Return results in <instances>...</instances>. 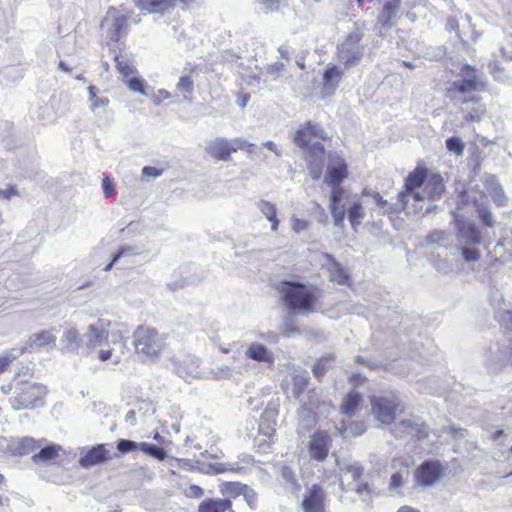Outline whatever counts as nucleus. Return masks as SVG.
Here are the masks:
<instances>
[{
	"instance_id": "obj_1",
	"label": "nucleus",
	"mask_w": 512,
	"mask_h": 512,
	"mask_svg": "<svg viewBox=\"0 0 512 512\" xmlns=\"http://www.w3.org/2000/svg\"><path fill=\"white\" fill-rule=\"evenodd\" d=\"M109 331L104 320H97L88 325L86 331L80 338V354L94 356L101 362L112 360L113 364L121 361L125 353L127 340L123 334L113 332L109 339Z\"/></svg>"
},
{
	"instance_id": "obj_2",
	"label": "nucleus",
	"mask_w": 512,
	"mask_h": 512,
	"mask_svg": "<svg viewBox=\"0 0 512 512\" xmlns=\"http://www.w3.org/2000/svg\"><path fill=\"white\" fill-rule=\"evenodd\" d=\"M461 79L452 82L446 89V96L456 106H468L471 110L465 116L466 121H480L485 113V107L480 103L475 92L481 90L482 81L477 71L470 65H464L460 70Z\"/></svg>"
},
{
	"instance_id": "obj_3",
	"label": "nucleus",
	"mask_w": 512,
	"mask_h": 512,
	"mask_svg": "<svg viewBox=\"0 0 512 512\" xmlns=\"http://www.w3.org/2000/svg\"><path fill=\"white\" fill-rule=\"evenodd\" d=\"M348 176L347 164L345 160L337 153H329L328 166L324 177V182L331 187L329 200V209L332 214L333 222L336 227L344 226L345 208L338 204L345 197V190L340 187V183Z\"/></svg>"
},
{
	"instance_id": "obj_4",
	"label": "nucleus",
	"mask_w": 512,
	"mask_h": 512,
	"mask_svg": "<svg viewBox=\"0 0 512 512\" xmlns=\"http://www.w3.org/2000/svg\"><path fill=\"white\" fill-rule=\"evenodd\" d=\"M365 29L357 23L337 43V58L344 66V69H351L360 64L366 44L362 43Z\"/></svg>"
},
{
	"instance_id": "obj_5",
	"label": "nucleus",
	"mask_w": 512,
	"mask_h": 512,
	"mask_svg": "<svg viewBox=\"0 0 512 512\" xmlns=\"http://www.w3.org/2000/svg\"><path fill=\"white\" fill-rule=\"evenodd\" d=\"M279 292L288 308L302 312L313 310L316 297L312 286L296 281H284L280 285Z\"/></svg>"
},
{
	"instance_id": "obj_6",
	"label": "nucleus",
	"mask_w": 512,
	"mask_h": 512,
	"mask_svg": "<svg viewBox=\"0 0 512 512\" xmlns=\"http://www.w3.org/2000/svg\"><path fill=\"white\" fill-rule=\"evenodd\" d=\"M456 239L461 256L466 262H476L480 258V253L476 249L482 242L480 230L475 223L469 220L455 217Z\"/></svg>"
},
{
	"instance_id": "obj_7",
	"label": "nucleus",
	"mask_w": 512,
	"mask_h": 512,
	"mask_svg": "<svg viewBox=\"0 0 512 512\" xmlns=\"http://www.w3.org/2000/svg\"><path fill=\"white\" fill-rule=\"evenodd\" d=\"M415 2L405 0H382V7L377 14L375 29L382 35L398 25L403 17H411L410 10L416 7Z\"/></svg>"
},
{
	"instance_id": "obj_8",
	"label": "nucleus",
	"mask_w": 512,
	"mask_h": 512,
	"mask_svg": "<svg viewBox=\"0 0 512 512\" xmlns=\"http://www.w3.org/2000/svg\"><path fill=\"white\" fill-rule=\"evenodd\" d=\"M136 353L143 359H156L166 346V337L156 330L139 326L133 333Z\"/></svg>"
},
{
	"instance_id": "obj_9",
	"label": "nucleus",
	"mask_w": 512,
	"mask_h": 512,
	"mask_svg": "<svg viewBox=\"0 0 512 512\" xmlns=\"http://www.w3.org/2000/svg\"><path fill=\"white\" fill-rule=\"evenodd\" d=\"M14 394L10 398L14 410L32 409L43 400L46 387L38 383L21 381L16 384Z\"/></svg>"
},
{
	"instance_id": "obj_10",
	"label": "nucleus",
	"mask_w": 512,
	"mask_h": 512,
	"mask_svg": "<svg viewBox=\"0 0 512 512\" xmlns=\"http://www.w3.org/2000/svg\"><path fill=\"white\" fill-rule=\"evenodd\" d=\"M370 403L373 417L382 425H390L395 420L396 413L404 409L400 399L392 393L373 396Z\"/></svg>"
},
{
	"instance_id": "obj_11",
	"label": "nucleus",
	"mask_w": 512,
	"mask_h": 512,
	"mask_svg": "<svg viewBox=\"0 0 512 512\" xmlns=\"http://www.w3.org/2000/svg\"><path fill=\"white\" fill-rule=\"evenodd\" d=\"M445 467L436 460H426L414 472L416 485L422 488L431 487L443 477Z\"/></svg>"
},
{
	"instance_id": "obj_12",
	"label": "nucleus",
	"mask_w": 512,
	"mask_h": 512,
	"mask_svg": "<svg viewBox=\"0 0 512 512\" xmlns=\"http://www.w3.org/2000/svg\"><path fill=\"white\" fill-rule=\"evenodd\" d=\"M245 141L240 138L227 139L223 137L211 140L205 150L213 158L227 161L231 153L244 147Z\"/></svg>"
},
{
	"instance_id": "obj_13",
	"label": "nucleus",
	"mask_w": 512,
	"mask_h": 512,
	"mask_svg": "<svg viewBox=\"0 0 512 512\" xmlns=\"http://www.w3.org/2000/svg\"><path fill=\"white\" fill-rule=\"evenodd\" d=\"M106 444H98L89 449L80 448V459L79 465L82 468H90L99 464H103L114 458H117L119 454L111 453L107 448Z\"/></svg>"
},
{
	"instance_id": "obj_14",
	"label": "nucleus",
	"mask_w": 512,
	"mask_h": 512,
	"mask_svg": "<svg viewBox=\"0 0 512 512\" xmlns=\"http://www.w3.org/2000/svg\"><path fill=\"white\" fill-rule=\"evenodd\" d=\"M127 21V16L118 13L115 8H110L101 22V27L107 30V38L110 41L118 42L126 35Z\"/></svg>"
},
{
	"instance_id": "obj_15",
	"label": "nucleus",
	"mask_w": 512,
	"mask_h": 512,
	"mask_svg": "<svg viewBox=\"0 0 512 512\" xmlns=\"http://www.w3.org/2000/svg\"><path fill=\"white\" fill-rule=\"evenodd\" d=\"M313 139L327 140L329 136L320 125L308 121L296 130L292 140L300 149H306Z\"/></svg>"
},
{
	"instance_id": "obj_16",
	"label": "nucleus",
	"mask_w": 512,
	"mask_h": 512,
	"mask_svg": "<svg viewBox=\"0 0 512 512\" xmlns=\"http://www.w3.org/2000/svg\"><path fill=\"white\" fill-rule=\"evenodd\" d=\"M399 200L402 204L401 209L407 214L419 215L432 212L436 205L429 204L424 207L425 196L422 192H399Z\"/></svg>"
},
{
	"instance_id": "obj_17",
	"label": "nucleus",
	"mask_w": 512,
	"mask_h": 512,
	"mask_svg": "<svg viewBox=\"0 0 512 512\" xmlns=\"http://www.w3.org/2000/svg\"><path fill=\"white\" fill-rule=\"evenodd\" d=\"M301 508L304 512H326V493L324 489L313 484L303 494Z\"/></svg>"
},
{
	"instance_id": "obj_18",
	"label": "nucleus",
	"mask_w": 512,
	"mask_h": 512,
	"mask_svg": "<svg viewBox=\"0 0 512 512\" xmlns=\"http://www.w3.org/2000/svg\"><path fill=\"white\" fill-rule=\"evenodd\" d=\"M363 196L366 198L365 203L367 205H371V209L377 211L381 215H390L402 211V204L399 200V195H397V201L394 203L383 199L378 192H369L364 190Z\"/></svg>"
},
{
	"instance_id": "obj_19",
	"label": "nucleus",
	"mask_w": 512,
	"mask_h": 512,
	"mask_svg": "<svg viewBox=\"0 0 512 512\" xmlns=\"http://www.w3.org/2000/svg\"><path fill=\"white\" fill-rule=\"evenodd\" d=\"M330 445L331 438L326 432H315L308 443L310 458L315 461H324L329 454Z\"/></svg>"
},
{
	"instance_id": "obj_20",
	"label": "nucleus",
	"mask_w": 512,
	"mask_h": 512,
	"mask_svg": "<svg viewBox=\"0 0 512 512\" xmlns=\"http://www.w3.org/2000/svg\"><path fill=\"white\" fill-rule=\"evenodd\" d=\"M321 267L322 270L328 274L330 281L336 282L340 285H344L349 280L347 271L337 262L332 255L323 253L321 255Z\"/></svg>"
},
{
	"instance_id": "obj_21",
	"label": "nucleus",
	"mask_w": 512,
	"mask_h": 512,
	"mask_svg": "<svg viewBox=\"0 0 512 512\" xmlns=\"http://www.w3.org/2000/svg\"><path fill=\"white\" fill-rule=\"evenodd\" d=\"M338 206H344L345 214H348V220L352 228L356 230L357 225H359L365 217L362 204L358 196L351 195L346 191L344 199L338 204Z\"/></svg>"
},
{
	"instance_id": "obj_22",
	"label": "nucleus",
	"mask_w": 512,
	"mask_h": 512,
	"mask_svg": "<svg viewBox=\"0 0 512 512\" xmlns=\"http://www.w3.org/2000/svg\"><path fill=\"white\" fill-rule=\"evenodd\" d=\"M176 374L184 379L198 378L202 376L199 359L192 355H185L174 361Z\"/></svg>"
},
{
	"instance_id": "obj_23",
	"label": "nucleus",
	"mask_w": 512,
	"mask_h": 512,
	"mask_svg": "<svg viewBox=\"0 0 512 512\" xmlns=\"http://www.w3.org/2000/svg\"><path fill=\"white\" fill-rule=\"evenodd\" d=\"M393 431L398 437L404 435L416 436L418 439L428 437L427 427L419 419H403L396 424Z\"/></svg>"
},
{
	"instance_id": "obj_24",
	"label": "nucleus",
	"mask_w": 512,
	"mask_h": 512,
	"mask_svg": "<svg viewBox=\"0 0 512 512\" xmlns=\"http://www.w3.org/2000/svg\"><path fill=\"white\" fill-rule=\"evenodd\" d=\"M45 443L46 439L36 440L32 437H23L12 440L10 449L14 455L25 456L34 453Z\"/></svg>"
},
{
	"instance_id": "obj_25",
	"label": "nucleus",
	"mask_w": 512,
	"mask_h": 512,
	"mask_svg": "<svg viewBox=\"0 0 512 512\" xmlns=\"http://www.w3.org/2000/svg\"><path fill=\"white\" fill-rule=\"evenodd\" d=\"M344 76V69L338 65H329L322 76L323 89L333 93L341 83Z\"/></svg>"
},
{
	"instance_id": "obj_26",
	"label": "nucleus",
	"mask_w": 512,
	"mask_h": 512,
	"mask_svg": "<svg viewBox=\"0 0 512 512\" xmlns=\"http://www.w3.org/2000/svg\"><path fill=\"white\" fill-rule=\"evenodd\" d=\"M445 191L443 178L440 174H431L423 187L422 193L426 199L434 201L439 199Z\"/></svg>"
},
{
	"instance_id": "obj_27",
	"label": "nucleus",
	"mask_w": 512,
	"mask_h": 512,
	"mask_svg": "<svg viewBox=\"0 0 512 512\" xmlns=\"http://www.w3.org/2000/svg\"><path fill=\"white\" fill-rule=\"evenodd\" d=\"M245 356L254 361L264 363L271 366L274 363L275 357L273 352L268 350L264 345L254 342L248 345Z\"/></svg>"
},
{
	"instance_id": "obj_28",
	"label": "nucleus",
	"mask_w": 512,
	"mask_h": 512,
	"mask_svg": "<svg viewBox=\"0 0 512 512\" xmlns=\"http://www.w3.org/2000/svg\"><path fill=\"white\" fill-rule=\"evenodd\" d=\"M134 5L146 13H165L173 9L170 0H134Z\"/></svg>"
},
{
	"instance_id": "obj_29",
	"label": "nucleus",
	"mask_w": 512,
	"mask_h": 512,
	"mask_svg": "<svg viewBox=\"0 0 512 512\" xmlns=\"http://www.w3.org/2000/svg\"><path fill=\"white\" fill-rule=\"evenodd\" d=\"M198 512H234L229 499L207 498L198 506Z\"/></svg>"
},
{
	"instance_id": "obj_30",
	"label": "nucleus",
	"mask_w": 512,
	"mask_h": 512,
	"mask_svg": "<svg viewBox=\"0 0 512 512\" xmlns=\"http://www.w3.org/2000/svg\"><path fill=\"white\" fill-rule=\"evenodd\" d=\"M63 451L62 446L58 444H43L40 447L38 453H34L32 456V461L35 464L47 463L49 461L55 460L60 456V453Z\"/></svg>"
},
{
	"instance_id": "obj_31",
	"label": "nucleus",
	"mask_w": 512,
	"mask_h": 512,
	"mask_svg": "<svg viewBox=\"0 0 512 512\" xmlns=\"http://www.w3.org/2000/svg\"><path fill=\"white\" fill-rule=\"evenodd\" d=\"M427 178L426 169L417 167L406 177L402 192H420L419 189L425 186Z\"/></svg>"
},
{
	"instance_id": "obj_32",
	"label": "nucleus",
	"mask_w": 512,
	"mask_h": 512,
	"mask_svg": "<svg viewBox=\"0 0 512 512\" xmlns=\"http://www.w3.org/2000/svg\"><path fill=\"white\" fill-rule=\"evenodd\" d=\"M361 400H362V397L358 392H355V391L350 392L344 398V400L340 406L341 412L348 417L355 415V413L360 405Z\"/></svg>"
},
{
	"instance_id": "obj_33",
	"label": "nucleus",
	"mask_w": 512,
	"mask_h": 512,
	"mask_svg": "<svg viewBox=\"0 0 512 512\" xmlns=\"http://www.w3.org/2000/svg\"><path fill=\"white\" fill-rule=\"evenodd\" d=\"M13 23V11L10 4L0 1V35L7 34Z\"/></svg>"
},
{
	"instance_id": "obj_34",
	"label": "nucleus",
	"mask_w": 512,
	"mask_h": 512,
	"mask_svg": "<svg viewBox=\"0 0 512 512\" xmlns=\"http://www.w3.org/2000/svg\"><path fill=\"white\" fill-rule=\"evenodd\" d=\"M298 418H299V424H298V432H306L310 430L315 424H316V418L312 410L306 406H302L298 410Z\"/></svg>"
},
{
	"instance_id": "obj_35",
	"label": "nucleus",
	"mask_w": 512,
	"mask_h": 512,
	"mask_svg": "<svg viewBox=\"0 0 512 512\" xmlns=\"http://www.w3.org/2000/svg\"><path fill=\"white\" fill-rule=\"evenodd\" d=\"M309 373L305 369L297 370L293 376V387H292V395L295 398H298L303 391L307 388L309 383Z\"/></svg>"
},
{
	"instance_id": "obj_36",
	"label": "nucleus",
	"mask_w": 512,
	"mask_h": 512,
	"mask_svg": "<svg viewBox=\"0 0 512 512\" xmlns=\"http://www.w3.org/2000/svg\"><path fill=\"white\" fill-rule=\"evenodd\" d=\"M246 484L240 482H223L219 485V492L225 497L224 499H235L242 495Z\"/></svg>"
},
{
	"instance_id": "obj_37",
	"label": "nucleus",
	"mask_w": 512,
	"mask_h": 512,
	"mask_svg": "<svg viewBox=\"0 0 512 512\" xmlns=\"http://www.w3.org/2000/svg\"><path fill=\"white\" fill-rule=\"evenodd\" d=\"M80 338L81 335L78 331L75 328H70L63 333L61 341L66 349L80 353Z\"/></svg>"
},
{
	"instance_id": "obj_38",
	"label": "nucleus",
	"mask_w": 512,
	"mask_h": 512,
	"mask_svg": "<svg viewBox=\"0 0 512 512\" xmlns=\"http://www.w3.org/2000/svg\"><path fill=\"white\" fill-rule=\"evenodd\" d=\"M30 340L31 343L37 347L56 346V336L50 330H44L36 333L31 336Z\"/></svg>"
},
{
	"instance_id": "obj_39",
	"label": "nucleus",
	"mask_w": 512,
	"mask_h": 512,
	"mask_svg": "<svg viewBox=\"0 0 512 512\" xmlns=\"http://www.w3.org/2000/svg\"><path fill=\"white\" fill-rule=\"evenodd\" d=\"M338 429L343 437H357L365 432L366 426L362 421L352 422L348 425L341 421V427Z\"/></svg>"
},
{
	"instance_id": "obj_40",
	"label": "nucleus",
	"mask_w": 512,
	"mask_h": 512,
	"mask_svg": "<svg viewBox=\"0 0 512 512\" xmlns=\"http://www.w3.org/2000/svg\"><path fill=\"white\" fill-rule=\"evenodd\" d=\"M281 478L284 482V484L292 491H299L300 490V484L297 480V476L295 471L287 466L284 465L281 467Z\"/></svg>"
},
{
	"instance_id": "obj_41",
	"label": "nucleus",
	"mask_w": 512,
	"mask_h": 512,
	"mask_svg": "<svg viewBox=\"0 0 512 512\" xmlns=\"http://www.w3.org/2000/svg\"><path fill=\"white\" fill-rule=\"evenodd\" d=\"M25 348L21 349H10L4 351L0 355V374H2L4 371L8 369L10 364L15 361L20 355L25 353Z\"/></svg>"
},
{
	"instance_id": "obj_42",
	"label": "nucleus",
	"mask_w": 512,
	"mask_h": 512,
	"mask_svg": "<svg viewBox=\"0 0 512 512\" xmlns=\"http://www.w3.org/2000/svg\"><path fill=\"white\" fill-rule=\"evenodd\" d=\"M475 206H476V210L478 212L479 218L482 220V222L488 227H493L495 224V221L492 217L489 203L487 201L476 202Z\"/></svg>"
},
{
	"instance_id": "obj_43",
	"label": "nucleus",
	"mask_w": 512,
	"mask_h": 512,
	"mask_svg": "<svg viewBox=\"0 0 512 512\" xmlns=\"http://www.w3.org/2000/svg\"><path fill=\"white\" fill-rule=\"evenodd\" d=\"M140 451H142L145 454L150 455L151 457L163 461L167 454L165 450L155 444L142 442L140 446Z\"/></svg>"
},
{
	"instance_id": "obj_44",
	"label": "nucleus",
	"mask_w": 512,
	"mask_h": 512,
	"mask_svg": "<svg viewBox=\"0 0 512 512\" xmlns=\"http://www.w3.org/2000/svg\"><path fill=\"white\" fill-rule=\"evenodd\" d=\"M141 443L129 439H120L116 443V448L119 454H128L136 450H140Z\"/></svg>"
},
{
	"instance_id": "obj_45",
	"label": "nucleus",
	"mask_w": 512,
	"mask_h": 512,
	"mask_svg": "<svg viewBox=\"0 0 512 512\" xmlns=\"http://www.w3.org/2000/svg\"><path fill=\"white\" fill-rule=\"evenodd\" d=\"M307 153V159H323L324 158V146L319 142H311L306 149H303Z\"/></svg>"
},
{
	"instance_id": "obj_46",
	"label": "nucleus",
	"mask_w": 512,
	"mask_h": 512,
	"mask_svg": "<svg viewBox=\"0 0 512 512\" xmlns=\"http://www.w3.org/2000/svg\"><path fill=\"white\" fill-rule=\"evenodd\" d=\"M332 357H323L313 366V374L317 378H321L325 372L331 368Z\"/></svg>"
},
{
	"instance_id": "obj_47",
	"label": "nucleus",
	"mask_w": 512,
	"mask_h": 512,
	"mask_svg": "<svg viewBox=\"0 0 512 512\" xmlns=\"http://www.w3.org/2000/svg\"><path fill=\"white\" fill-rule=\"evenodd\" d=\"M446 148L449 152L460 156L464 153L465 145L459 137H450L446 140Z\"/></svg>"
},
{
	"instance_id": "obj_48",
	"label": "nucleus",
	"mask_w": 512,
	"mask_h": 512,
	"mask_svg": "<svg viewBox=\"0 0 512 512\" xmlns=\"http://www.w3.org/2000/svg\"><path fill=\"white\" fill-rule=\"evenodd\" d=\"M308 161L309 175L312 179L318 180L321 177L323 171V159H308Z\"/></svg>"
},
{
	"instance_id": "obj_49",
	"label": "nucleus",
	"mask_w": 512,
	"mask_h": 512,
	"mask_svg": "<svg viewBox=\"0 0 512 512\" xmlns=\"http://www.w3.org/2000/svg\"><path fill=\"white\" fill-rule=\"evenodd\" d=\"M341 470L344 472L345 476L350 475L354 481H357L361 477L364 469L358 462H353L345 465Z\"/></svg>"
},
{
	"instance_id": "obj_50",
	"label": "nucleus",
	"mask_w": 512,
	"mask_h": 512,
	"mask_svg": "<svg viewBox=\"0 0 512 512\" xmlns=\"http://www.w3.org/2000/svg\"><path fill=\"white\" fill-rule=\"evenodd\" d=\"M114 59H115L116 67H117L118 71L124 77H129L130 75L134 74L135 69L123 57H121L120 55H115Z\"/></svg>"
},
{
	"instance_id": "obj_51",
	"label": "nucleus",
	"mask_w": 512,
	"mask_h": 512,
	"mask_svg": "<svg viewBox=\"0 0 512 512\" xmlns=\"http://www.w3.org/2000/svg\"><path fill=\"white\" fill-rule=\"evenodd\" d=\"M89 102L91 111L96 115L104 113L109 104V100L102 97H94L92 100H89Z\"/></svg>"
},
{
	"instance_id": "obj_52",
	"label": "nucleus",
	"mask_w": 512,
	"mask_h": 512,
	"mask_svg": "<svg viewBox=\"0 0 512 512\" xmlns=\"http://www.w3.org/2000/svg\"><path fill=\"white\" fill-rule=\"evenodd\" d=\"M128 88L134 92H137L141 95H147V92L145 91V85L146 82L139 78V77H131L128 80L125 81Z\"/></svg>"
},
{
	"instance_id": "obj_53",
	"label": "nucleus",
	"mask_w": 512,
	"mask_h": 512,
	"mask_svg": "<svg viewBox=\"0 0 512 512\" xmlns=\"http://www.w3.org/2000/svg\"><path fill=\"white\" fill-rule=\"evenodd\" d=\"M258 209L263 213V215L266 217L267 220L273 218L277 215V210L274 204L265 201L260 200L257 204Z\"/></svg>"
},
{
	"instance_id": "obj_54",
	"label": "nucleus",
	"mask_w": 512,
	"mask_h": 512,
	"mask_svg": "<svg viewBox=\"0 0 512 512\" xmlns=\"http://www.w3.org/2000/svg\"><path fill=\"white\" fill-rule=\"evenodd\" d=\"M242 496L247 503V505L252 509L255 510L257 508V493L254 489L249 487L248 485L245 486Z\"/></svg>"
},
{
	"instance_id": "obj_55",
	"label": "nucleus",
	"mask_w": 512,
	"mask_h": 512,
	"mask_svg": "<svg viewBox=\"0 0 512 512\" xmlns=\"http://www.w3.org/2000/svg\"><path fill=\"white\" fill-rule=\"evenodd\" d=\"M177 90L181 92H185L187 94H191L194 90V83L193 80L189 75H183L180 77L177 85Z\"/></svg>"
},
{
	"instance_id": "obj_56",
	"label": "nucleus",
	"mask_w": 512,
	"mask_h": 512,
	"mask_svg": "<svg viewBox=\"0 0 512 512\" xmlns=\"http://www.w3.org/2000/svg\"><path fill=\"white\" fill-rule=\"evenodd\" d=\"M492 198H493L494 203L497 206L502 207V206L506 205L507 199H506L504 190L500 184H496L493 187Z\"/></svg>"
},
{
	"instance_id": "obj_57",
	"label": "nucleus",
	"mask_w": 512,
	"mask_h": 512,
	"mask_svg": "<svg viewBox=\"0 0 512 512\" xmlns=\"http://www.w3.org/2000/svg\"><path fill=\"white\" fill-rule=\"evenodd\" d=\"M139 254V251L136 247L133 246H123L118 252L114 255V261H119L121 258L125 256H133Z\"/></svg>"
},
{
	"instance_id": "obj_58",
	"label": "nucleus",
	"mask_w": 512,
	"mask_h": 512,
	"mask_svg": "<svg viewBox=\"0 0 512 512\" xmlns=\"http://www.w3.org/2000/svg\"><path fill=\"white\" fill-rule=\"evenodd\" d=\"M291 222H292V230L298 234L306 231L308 228V225H309L308 221H306L304 219L297 218L295 216H293L291 218Z\"/></svg>"
},
{
	"instance_id": "obj_59",
	"label": "nucleus",
	"mask_w": 512,
	"mask_h": 512,
	"mask_svg": "<svg viewBox=\"0 0 512 512\" xmlns=\"http://www.w3.org/2000/svg\"><path fill=\"white\" fill-rule=\"evenodd\" d=\"M282 332L289 337L293 334H298L299 330L294 326L291 319H286L282 325Z\"/></svg>"
},
{
	"instance_id": "obj_60",
	"label": "nucleus",
	"mask_w": 512,
	"mask_h": 512,
	"mask_svg": "<svg viewBox=\"0 0 512 512\" xmlns=\"http://www.w3.org/2000/svg\"><path fill=\"white\" fill-rule=\"evenodd\" d=\"M214 379H224L231 376V369L229 366H221L212 371Z\"/></svg>"
},
{
	"instance_id": "obj_61",
	"label": "nucleus",
	"mask_w": 512,
	"mask_h": 512,
	"mask_svg": "<svg viewBox=\"0 0 512 512\" xmlns=\"http://www.w3.org/2000/svg\"><path fill=\"white\" fill-rule=\"evenodd\" d=\"M185 494L189 498H200L203 496L204 490L198 485H190L186 489Z\"/></svg>"
},
{
	"instance_id": "obj_62",
	"label": "nucleus",
	"mask_w": 512,
	"mask_h": 512,
	"mask_svg": "<svg viewBox=\"0 0 512 512\" xmlns=\"http://www.w3.org/2000/svg\"><path fill=\"white\" fill-rule=\"evenodd\" d=\"M171 94L165 89H159L156 94L151 95L154 104L159 105L162 100L170 99Z\"/></svg>"
},
{
	"instance_id": "obj_63",
	"label": "nucleus",
	"mask_w": 512,
	"mask_h": 512,
	"mask_svg": "<svg viewBox=\"0 0 512 512\" xmlns=\"http://www.w3.org/2000/svg\"><path fill=\"white\" fill-rule=\"evenodd\" d=\"M403 475L401 472H396L391 476L389 488L391 490L398 489L403 486Z\"/></svg>"
},
{
	"instance_id": "obj_64",
	"label": "nucleus",
	"mask_w": 512,
	"mask_h": 512,
	"mask_svg": "<svg viewBox=\"0 0 512 512\" xmlns=\"http://www.w3.org/2000/svg\"><path fill=\"white\" fill-rule=\"evenodd\" d=\"M162 173H163L162 169H159V168H156V167H152V166H145L142 169V175L145 176V177L157 178V177L161 176Z\"/></svg>"
}]
</instances>
